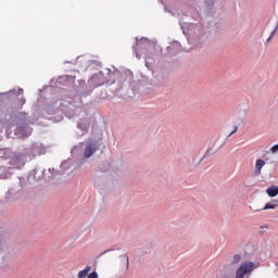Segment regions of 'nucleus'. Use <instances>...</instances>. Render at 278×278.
Wrapping results in <instances>:
<instances>
[{"instance_id": "nucleus-1", "label": "nucleus", "mask_w": 278, "mask_h": 278, "mask_svg": "<svg viewBox=\"0 0 278 278\" xmlns=\"http://www.w3.org/2000/svg\"><path fill=\"white\" fill-rule=\"evenodd\" d=\"M0 157L9 160L11 168L21 170L25 164H27V157H29V150L25 149L22 152H13L10 149L0 150Z\"/></svg>"}, {"instance_id": "nucleus-2", "label": "nucleus", "mask_w": 278, "mask_h": 278, "mask_svg": "<svg viewBox=\"0 0 278 278\" xmlns=\"http://www.w3.org/2000/svg\"><path fill=\"white\" fill-rule=\"evenodd\" d=\"M255 270V263L251 261H245L240 264L236 271L235 278H244L247 275H251Z\"/></svg>"}, {"instance_id": "nucleus-3", "label": "nucleus", "mask_w": 278, "mask_h": 278, "mask_svg": "<svg viewBox=\"0 0 278 278\" xmlns=\"http://www.w3.org/2000/svg\"><path fill=\"white\" fill-rule=\"evenodd\" d=\"M97 151V146L94 144H88L85 148V157H92Z\"/></svg>"}, {"instance_id": "nucleus-4", "label": "nucleus", "mask_w": 278, "mask_h": 278, "mask_svg": "<svg viewBox=\"0 0 278 278\" xmlns=\"http://www.w3.org/2000/svg\"><path fill=\"white\" fill-rule=\"evenodd\" d=\"M12 173H10V167L0 166V179H8Z\"/></svg>"}, {"instance_id": "nucleus-5", "label": "nucleus", "mask_w": 278, "mask_h": 278, "mask_svg": "<svg viewBox=\"0 0 278 278\" xmlns=\"http://www.w3.org/2000/svg\"><path fill=\"white\" fill-rule=\"evenodd\" d=\"M264 166H266L265 160H262V159L256 160L255 169L258 175H261L262 168H264Z\"/></svg>"}, {"instance_id": "nucleus-6", "label": "nucleus", "mask_w": 278, "mask_h": 278, "mask_svg": "<svg viewBox=\"0 0 278 278\" xmlns=\"http://www.w3.org/2000/svg\"><path fill=\"white\" fill-rule=\"evenodd\" d=\"M266 192L268 194V197H277L278 194V187L275 185H271L269 188L266 189Z\"/></svg>"}, {"instance_id": "nucleus-7", "label": "nucleus", "mask_w": 278, "mask_h": 278, "mask_svg": "<svg viewBox=\"0 0 278 278\" xmlns=\"http://www.w3.org/2000/svg\"><path fill=\"white\" fill-rule=\"evenodd\" d=\"M90 270H92V266L90 265H87L85 267V269L80 270L78 273V278H87L88 277V273H90Z\"/></svg>"}, {"instance_id": "nucleus-8", "label": "nucleus", "mask_w": 278, "mask_h": 278, "mask_svg": "<svg viewBox=\"0 0 278 278\" xmlns=\"http://www.w3.org/2000/svg\"><path fill=\"white\" fill-rule=\"evenodd\" d=\"M241 260H242V256L240 254H235L232 256L231 264H240Z\"/></svg>"}, {"instance_id": "nucleus-9", "label": "nucleus", "mask_w": 278, "mask_h": 278, "mask_svg": "<svg viewBox=\"0 0 278 278\" xmlns=\"http://www.w3.org/2000/svg\"><path fill=\"white\" fill-rule=\"evenodd\" d=\"M277 207V204H275L274 202H269L267 203L263 210H275Z\"/></svg>"}, {"instance_id": "nucleus-10", "label": "nucleus", "mask_w": 278, "mask_h": 278, "mask_svg": "<svg viewBox=\"0 0 278 278\" xmlns=\"http://www.w3.org/2000/svg\"><path fill=\"white\" fill-rule=\"evenodd\" d=\"M88 278H99V274H97V271H93L88 275Z\"/></svg>"}, {"instance_id": "nucleus-11", "label": "nucleus", "mask_w": 278, "mask_h": 278, "mask_svg": "<svg viewBox=\"0 0 278 278\" xmlns=\"http://www.w3.org/2000/svg\"><path fill=\"white\" fill-rule=\"evenodd\" d=\"M271 153H277L278 151V144H275L270 148Z\"/></svg>"}, {"instance_id": "nucleus-12", "label": "nucleus", "mask_w": 278, "mask_h": 278, "mask_svg": "<svg viewBox=\"0 0 278 278\" xmlns=\"http://www.w3.org/2000/svg\"><path fill=\"white\" fill-rule=\"evenodd\" d=\"M276 33H277V29L273 30L270 37L267 39V42H270V40H273V36H275Z\"/></svg>"}, {"instance_id": "nucleus-13", "label": "nucleus", "mask_w": 278, "mask_h": 278, "mask_svg": "<svg viewBox=\"0 0 278 278\" xmlns=\"http://www.w3.org/2000/svg\"><path fill=\"white\" fill-rule=\"evenodd\" d=\"M236 131H238V126H235L233 130L229 134V136H233V134H236Z\"/></svg>"}, {"instance_id": "nucleus-14", "label": "nucleus", "mask_w": 278, "mask_h": 278, "mask_svg": "<svg viewBox=\"0 0 278 278\" xmlns=\"http://www.w3.org/2000/svg\"><path fill=\"white\" fill-rule=\"evenodd\" d=\"M126 266L129 268V256L126 255Z\"/></svg>"}, {"instance_id": "nucleus-15", "label": "nucleus", "mask_w": 278, "mask_h": 278, "mask_svg": "<svg viewBox=\"0 0 278 278\" xmlns=\"http://www.w3.org/2000/svg\"><path fill=\"white\" fill-rule=\"evenodd\" d=\"M22 103H25V99H22Z\"/></svg>"}]
</instances>
